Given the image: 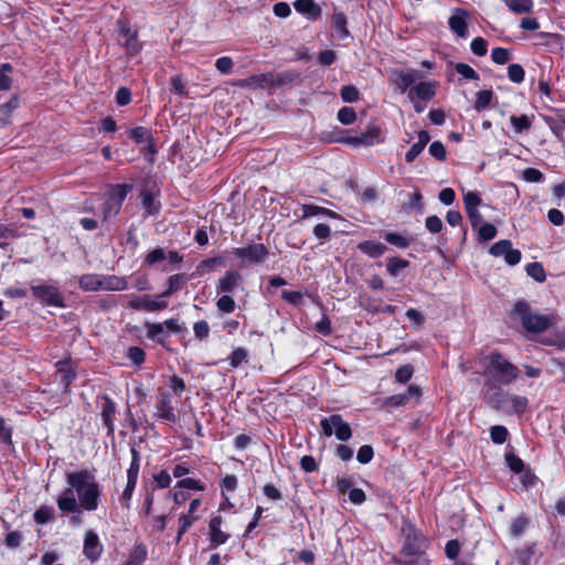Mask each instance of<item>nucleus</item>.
Returning <instances> with one entry per match:
<instances>
[{
    "mask_svg": "<svg viewBox=\"0 0 565 565\" xmlns=\"http://www.w3.org/2000/svg\"><path fill=\"white\" fill-rule=\"evenodd\" d=\"M127 306L135 310H143L147 312H154L163 310L168 307L166 301H158L150 295L130 296Z\"/></svg>",
    "mask_w": 565,
    "mask_h": 565,
    "instance_id": "obj_12",
    "label": "nucleus"
},
{
    "mask_svg": "<svg viewBox=\"0 0 565 565\" xmlns=\"http://www.w3.org/2000/svg\"><path fill=\"white\" fill-rule=\"evenodd\" d=\"M130 452H131V462L127 470V480L137 482L139 471H140L141 457H140L139 451L135 447H132L130 449Z\"/></svg>",
    "mask_w": 565,
    "mask_h": 565,
    "instance_id": "obj_32",
    "label": "nucleus"
},
{
    "mask_svg": "<svg viewBox=\"0 0 565 565\" xmlns=\"http://www.w3.org/2000/svg\"><path fill=\"white\" fill-rule=\"evenodd\" d=\"M481 202H482L481 196L476 191H469L463 194V204H465L466 211L471 210V209H478L479 205L481 204Z\"/></svg>",
    "mask_w": 565,
    "mask_h": 565,
    "instance_id": "obj_53",
    "label": "nucleus"
},
{
    "mask_svg": "<svg viewBox=\"0 0 565 565\" xmlns=\"http://www.w3.org/2000/svg\"><path fill=\"white\" fill-rule=\"evenodd\" d=\"M508 435V429L504 426L495 425L490 428L491 440L497 445L505 443Z\"/></svg>",
    "mask_w": 565,
    "mask_h": 565,
    "instance_id": "obj_47",
    "label": "nucleus"
},
{
    "mask_svg": "<svg viewBox=\"0 0 565 565\" xmlns=\"http://www.w3.org/2000/svg\"><path fill=\"white\" fill-rule=\"evenodd\" d=\"M145 327L148 339L154 340L159 343H162L164 341L167 334L164 332L163 322H147Z\"/></svg>",
    "mask_w": 565,
    "mask_h": 565,
    "instance_id": "obj_29",
    "label": "nucleus"
},
{
    "mask_svg": "<svg viewBox=\"0 0 565 565\" xmlns=\"http://www.w3.org/2000/svg\"><path fill=\"white\" fill-rule=\"evenodd\" d=\"M322 433L327 437L334 435L338 440L347 441L352 437V429L341 415L333 414L320 422Z\"/></svg>",
    "mask_w": 565,
    "mask_h": 565,
    "instance_id": "obj_8",
    "label": "nucleus"
},
{
    "mask_svg": "<svg viewBox=\"0 0 565 565\" xmlns=\"http://www.w3.org/2000/svg\"><path fill=\"white\" fill-rule=\"evenodd\" d=\"M487 365L483 369V376L487 382L509 385L520 377L519 367L498 352L484 356Z\"/></svg>",
    "mask_w": 565,
    "mask_h": 565,
    "instance_id": "obj_2",
    "label": "nucleus"
},
{
    "mask_svg": "<svg viewBox=\"0 0 565 565\" xmlns=\"http://www.w3.org/2000/svg\"><path fill=\"white\" fill-rule=\"evenodd\" d=\"M184 278L185 277L183 274H175L170 276V278L168 279V289L164 292H162L161 296L169 297L172 294L179 291L183 286Z\"/></svg>",
    "mask_w": 565,
    "mask_h": 565,
    "instance_id": "obj_39",
    "label": "nucleus"
},
{
    "mask_svg": "<svg viewBox=\"0 0 565 565\" xmlns=\"http://www.w3.org/2000/svg\"><path fill=\"white\" fill-rule=\"evenodd\" d=\"M413 94L422 100H430L436 94L435 85L428 82H420L409 90L408 96L411 99H413Z\"/></svg>",
    "mask_w": 565,
    "mask_h": 565,
    "instance_id": "obj_25",
    "label": "nucleus"
},
{
    "mask_svg": "<svg viewBox=\"0 0 565 565\" xmlns=\"http://www.w3.org/2000/svg\"><path fill=\"white\" fill-rule=\"evenodd\" d=\"M145 351L139 347H130L127 351V358L136 365L142 364L145 362Z\"/></svg>",
    "mask_w": 565,
    "mask_h": 565,
    "instance_id": "obj_60",
    "label": "nucleus"
},
{
    "mask_svg": "<svg viewBox=\"0 0 565 565\" xmlns=\"http://www.w3.org/2000/svg\"><path fill=\"white\" fill-rule=\"evenodd\" d=\"M32 295L42 303L51 307L63 308L65 307L64 297L60 290L52 285H32Z\"/></svg>",
    "mask_w": 565,
    "mask_h": 565,
    "instance_id": "obj_10",
    "label": "nucleus"
},
{
    "mask_svg": "<svg viewBox=\"0 0 565 565\" xmlns=\"http://www.w3.org/2000/svg\"><path fill=\"white\" fill-rule=\"evenodd\" d=\"M20 106V97L13 95L8 102L0 105V128L12 124V115Z\"/></svg>",
    "mask_w": 565,
    "mask_h": 565,
    "instance_id": "obj_19",
    "label": "nucleus"
},
{
    "mask_svg": "<svg viewBox=\"0 0 565 565\" xmlns=\"http://www.w3.org/2000/svg\"><path fill=\"white\" fill-rule=\"evenodd\" d=\"M175 487L196 491H203L205 489V487L199 480H195L193 478L181 479L177 482Z\"/></svg>",
    "mask_w": 565,
    "mask_h": 565,
    "instance_id": "obj_61",
    "label": "nucleus"
},
{
    "mask_svg": "<svg viewBox=\"0 0 565 565\" xmlns=\"http://www.w3.org/2000/svg\"><path fill=\"white\" fill-rule=\"evenodd\" d=\"M467 19L468 13L465 10H457L448 21L450 30L461 39H466L468 36Z\"/></svg>",
    "mask_w": 565,
    "mask_h": 565,
    "instance_id": "obj_17",
    "label": "nucleus"
},
{
    "mask_svg": "<svg viewBox=\"0 0 565 565\" xmlns=\"http://www.w3.org/2000/svg\"><path fill=\"white\" fill-rule=\"evenodd\" d=\"M415 79L416 75L414 72H398L396 73L395 83L401 93H405Z\"/></svg>",
    "mask_w": 565,
    "mask_h": 565,
    "instance_id": "obj_36",
    "label": "nucleus"
},
{
    "mask_svg": "<svg viewBox=\"0 0 565 565\" xmlns=\"http://www.w3.org/2000/svg\"><path fill=\"white\" fill-rule=\"evenodd\" d=\"M275 85L274 75L271 73L255 74L241 81L242 87L248 88H268Z\"/></svg>",
    "mask_w": 565,
    "mask_h": 565,
    "instance_id": "obj_16",
    "label": "nucleus"
},
{
    "mask_svg": "<svg viewBox=\"0 0 565 565\" xmlns=\"http://www.w3.org/2000/svg\"><path fill=\"white\" fill-rule=\"evenodd\" d=\"M484 398L492 408L508 415L523 414L529 404L525 396L511 394L497 385H490Z\"/></svg>",
    "mask_w": 565,
    "mask_h": 565,
    "instance_id": "obj_3",
    "label": "nucleus"
},
{
    "mask_svg": "<svg viewBox=\"0 0 565 565\" xmlns=\"http://www.w3.org/2000/svg\"><path fill=\"white\" fill-rule=\"evenodd\" d=\"M508 77L511 82L520 84L524 81L525 72L520 64H510L508 67Z\"/></svg>",
    "mask_w": 565,
    "mask_h": 565,
    "instance_id": "obj_49",
    "label": "nucleus"
},
{
    "mask_svg": "<svg viewBox=\"0 0 565 565\" xmlns=\"http://www.w3.org/2000/svg\"><path fill=\"white\" fill-rule=\"evenodd\" d=\"M131 189L132 185L130 184H115L110 186L106 201L102 207V217L104 222H107L110 217L119 214L122 202Z\"/></svg>",
    "mask_w": 565,
    "mask_h": 565,
    "instance_id": "obj_6",
    "label": "nucleus"
},
{
    "mask_svg": "<svg viewBox=\"0 0 565 565\" xmlns=\"http://www.w3.org/2000/svg\"><path fill=\"white\" fill-rule=\"evenodd\" d=\"M340 141L352 147H371L383 142L384 138L382 129L375 125H371L366 128L365 131L361 132L360 135L349 136L342 138Z\"/></svg>",
    "mask_w": 565,
    "mask_h": 565,
    "instance_id": "obj_9",
    "label": "nucleus"
},
{
    "mask_svg": "<svg viewBox=\"0 0 565 565\" xmlns=\"http://www.w3.org/2000/svg\"><path fill=\"white\" fill-rule=\"evenodd\" d=\"M120 35L125 38L121 44L126 49L127 53L131 56L137 55L141 50L137 33L131 32L129 29H124L120 32Z\"/></svg>",
    "mask_w": 565,
    "mask_h": 565,
    "instance_id": "obj_23",
    "label": "nucleus"
},
{
    "mask_svg": "<svg viewBox=\"0 0 565 565\" xmlns=\"http://www.w3.org/2000/svg\"><path fill=\"white\" fill-rule=\"evenodd\" d=\"M373 455H374L373 448L370 445H363L360 447V449L358 451L356 460L360 463L365 465L372 460Z\"/></svg>",
    "mask_w": 565,
    "mask_h": 565,
    "instance_id": "obj_64",
    "label": "nucleus"
},
{
    "mask_svg": "<svg viewBox=\"0 0 565 565\" xmlns=\"http://www.w3.org/2000/svg\"><path fill=\"white\" fill-rule=\"evenodd\" d=\"M247 356L248 352L245 348H236L228 356L230 365L236 369L243 363H247Z\"/></svg>",
    "mask_w": 565,
    "mask_h": 565,
    "instance_id": "obj_40",
    "label": "nucleus"
},
{
    "mask_svg": "<svg viewBox=\"0 0 565 565\" xmlns=\"http://www.w3.org/2000/svg\"><path fill=\"white\" fill-rule=\"evenodd\" d=\"M478 227V237L480 241L487 242L497 236V228L491 223H482Z\"/></svg>",
    "mask_w": 565,
    "mask_h": 565,
    "instance_id": "obj_44",
    "label": "nucleus"
},
{
    "mask_svg": "<svg viewBox=\"0 0 565 565\" xmlns=\"http://www.w3.org/2000/svg\"><path fill=\"white\" fill-rule=\"evenodd\" d=\"M493 93L491 90H480L477 93V98L475 103V109L477 111H481L486 109L491 100H492Z\"/></svg>",
    "mask_w": 565,
    "mask_h": 565,
    "instance_id": "obj_45",
    "label": "nucleus"
},
{
    "mask_svg": "<svg viewBox=\"0 0 565 565\" xmlns=\"http://www.w3.org/2000/svg\"><path fill=\"white\" fill-rule=\"evenodd\" d=\"M142 207L145 209L146 215H153L159 212L160 203L156 200L154 195L150 192H141Z\"/></svg>",
    "mask_w": 565,
    "mask_h": 565,
    "instance_id": "obj_33",
    "label": "nucleus"
},
{
    "mask_svg": "<svg viewBox=\"0 0 565 565\" xmlns=\"http://www.w3.org/2000/svg\"><path fill=\"white\" fill-rule=\"evenodd\" d=\"M166 258H167V255H166L164 249L161 247H157L147 254V256L145 258V263L149 266H153L160 262H163Z\"/></svg>",
    "mask_w": 565,
    "mask_h": 565,
    "instance_id": "obj_51",
    "label": "nucleus"
},
{
    "mask_svg": "<svg viewBox=\"0 0 565 565\" xmlns=\"http://www.w3.org/2000/svg\"><path fill=\"white\" fill-rule=\"evenodd\" d=\"M100 285V290L107 291H121L128 287L126 278L116 275H102Z\"/></svg>",
    "mask_w": 565,
    "mask_h": 565,
    "instance_id": "obj_21",
    "label": "nucleus"
},
{
    "mask_svg": "<svg viewBox=\"0 0 565 565\" xmlns=\"http://www.w3.org/2000/svg\"><path fill=\"white\" fill-rule=\"evenodd\" d=\"M100 284L102 275L98 274H84L78 277V286L84 291H98Z\"/></svg>",
    "mask_w": 565,
    "mask_h": 565,
    "instance_id": "obj_24",
    "label": "nucleus"
},
{
    "mask_svg": "<svg viewBox=\"0 0 565 565\" xmlns=\"http://www.w3.org/2000/svg\"><path fill=\"white\" fill-rule=\"evenodd\" d=\"M103 552V546L99 542V539L96 533L88 531L85 534L84 539V554L85 556L92 561L95 562L99 558L100 554Z\"/></svg>",
    "mask_w": 565,
    "mask_h": 565,
    "instance_id": "obj_15",
    "label": "nucleus"
},
{
    "mask_svg": "<svg viewBox=\"0 0 565 565\" xmlns=\"http://www.w3.org/2000/svg\"><path fill=\"white\" fill-rule=\"evenodd\" d=\"M232 253L235 258L241 260V268L263 264L269 255L268 248L262 243H252L244 247H236Z\"/></svg>",
    "mask_w": 565,
    "mask_h": 565,
    "instance_id": "obj_7",
    "label": "nucleus"
},
{
    "mask_svg": "<svg viewBox=\"0 0 565 565\" xmlns=\"http://www.w3.org/2000/svg\"><path fill=\"white\" fill-rule=\"evenodd\" d=\"M235 307L236 303L230 295H223L216 301V308L222 313H232Z\"/></svg>",
    "mask_w": 565,
    "mask_h": 565,
    "instance_id": "obj_43",
    "label": "nucleus"
},
{
    "mask_svg": "<svg viewBox=\"0 0 565 565\" xmlns=\"http://www.w3.org/2000/svg\"><path fill=\"white\" fill-rule=\"evenodd\" d=\"M470 49L473 54L484 56L488 52V42L481 36L475 38L470 43Z\"/></svg>",
    "mask_w": 565,
    "mask_h": 565,
    "instance_id": "obj_55",
    "label": "nucleus"
},
{
    "mask_svg": "<svg viewBox=\"0 0 565 565\" xmlns=\"http://www.w3.org/2000/svg\"><path fill=\"white\" fill-rule=\"evenodd\" d=\"M158 416L166 422L174 423L178 419V416L174 413V407L172 406V399L170 393L166 391H160L157 397L156 404Z\"/></svg>",
    "mask_w": 565,
    "mask_h": 565,
    "instance_id": "obj_13",
    "label": "nucleus"
},
{
    "mask_svg": "<svg viewBox=\"0 0 565 565\" xmlns=\"http://www.w3.org/2000/svg\"><path fill=\"white\" fill-rule=\"evenodd\" d=\"M385 241L398 248H406L409 246V241L405 236L397 233H386Z\"/></svg>",
    "mask_w": 565,
    "mask_h": 565,
    "instance_id": "obj_54",
    "label": "nucleus"
},
{
    "mask_svg": "<svg viewBox=\"0 0 565 565\" xmlns=\"http://www.w3.org/2000/svg\"><path fill=\"white\" fill-rule=\"evenodd\" d=\"M505 6L515 13H529L533 9L532 0H503Z\"/></svg>",
    "mask_w": 565,
    "mask_h": 565,
    "instance_id": "obj_35",
    "label": "nucleus"
},
{
    "mask_svg": "<svg viewBox=\"0 0 565 565\" xmlns=\"http://www.w3.org/2000/svg\"><path fill=\"white\" fill-rule=\"evenodd\" d=\"M523 180L531 183H539L544 180L543 173L535 168H526L522 172Z\"/></svg>",
    "mask_w": 565,
    "mask_h": 565,
    "instance_id": "obj_59",
    "label": "nucleus"
},
{
    "mask_svg": "<svg viewBox=\"0 0 565 565\" xmlns=\"http://www.w3.org/2000/svg\"><path fill=\"white\" fill-rule=\"evenodd\" d=\"M527 525H529V519L524 515H519L518 518H515L513 520V522L511 524V529H510L511 535L520 536L525 531Z\"/></svg>",
    "mask_w": 565,
    "mask_h": 565,
    "instance_id": "obj_50",
    "label": "nucleus"
},
{
    "mask_svg": "<svg viewBox=\"0 0 565 565\" xmlns=\"http://www.w3.org/2000/svg\"><path fill=\"white\" fill-rule=\"evenodd\" d=\"M526 274L537 282H543L546 279L545 269L540 263H530L525 267Z\"/></svg>",
    "mask_w": 565,
    "mask_h": 565,
    "instance_id": "obj_37",
    "label": "nucleus"
},
{
    "mask_svg": "<svg viewBox=\"0 0 565 565\" xmlns=\"http://www.w3.org/2000/svg\"><path fill=\"white\" fill-rule=\"evenodd\" d=\"M198 520V516L194 515H188L182 514L178 522H179V531L175 536V541L180 542L182 535L193 525V523Z\"/></svg>",
    "mask_w": 565,
    "mask_h": 565,
    "instance_id": "obj_42",
    "label": "nucleus"
},
{
    "mask_svg": "<svg viewBox=\"0 0 565 565\" xmlns=\"http://www.w3.org/2000/svg\"><path fill=\"white\" fill-rule=\"evenodd\" d=\"M294 8L310 21H316L321 15V8L313 0H296Z\"/></svg>",
    "mask_w": 565,
    "mask_h": 565,
    "instance_id": "obj_18",
    "label": "nucleus"
},
{
    "mask_svg": "<svg viewBox=\"0 0 565 565\" xmlns=\"http://www.w3.org/2000/svg\"><path fill=\"white\" fill-rule=\"evenodd\" d=\"M489 253L494 257H503L504 262L510 266L519 264L522 257L519 249L512 248V243L509 239H501L494 243L490 247Z\"/></svg>",
    "mask_w": 565,
    "mask_h": 565,
    "instance_id": "obj_11",
    "label": "nucleus"
},
{
    "mask_svg": "<svg viewBox=\"0 0 565 565\" xmlns=\"http://www.w3.org/2000/svg\"><path fill=\"white\" fill-rule=\"evenodd\" d=\"M358 248L372 258L382 256L387 247L383 243L374 241H365L359 244Z\"/></svg>",
    "mask_w": 565,
    "mask_h": 565,
    "instance_id": "obj_26",
    "label": "nucleus"
},
{
    "mask_svg": "<svg viewBox=\"0 0 565 565\" xmlns=\"http://www.w3.org/2000/svg\"><path fill=\"white\" fill-rule=\"evenodd\" d=\"M136 484H137V482H136V481H129V480H127L126 487H125V489H124L122 493H121V494H120V497H119L120 505H121L124 509H129V507H130V500H131V498H132V494H134V491H135Z\"/></svg>",
    "mask_w": 565,
    "mask_h": 565,
    "instance_id": "obj_46",
    "label": "nucleus"
},
{
    "mask_svg": "<svg viewBox=\"0 0 565 565\" xmlns=\"http://www.w3.org/2000/svg\"><path fill=\"white\" fill-rule=\"evenodd\" d=\"M311 216H327L331 218H338L339 215L332 210L318 206L315 204H303L302 205V217H311Z\"/></svg>",
    "mask_w": 565,
    "mask_h": 565,
    "instance_id": "obj_27",
    "label": "nucleus"
},
{
    "mask_svg": "<svg viewBox=\"0 0 565 565\" xmlns=\"http://www.w3.org/2000/svg\"><path fill=\"white\" fill-rule=\"evenodd\" d=\"M66 483L67 487L56 500L60 511L79 513L82 510H97L103 492L94 471L82 469L68 472Z\"/></svg>",
    "mask_w": 565,
    "mask_h": 565,
    "instance_id": "obj_1",
    "label": "nucleus"
},
{
    "mask_svg": "<svg viewBox=\"0 0 565 565\" xmlns=\"http://www.w3.org/2000/svg\"><path fill=\"white\" fill-rule=\"evenodd\" d=\"M57 376L63 383L64 388L67 390L70 384L75 380L76 374L68 362L60 361L57 362Z\"/></svg>",
    "mask_w": 565,
    "mask_h": 565,
    "instance_id": "obj_28",
    "label": "nucleus"
},
{
    "mask_svg": "<svg viewBox=\"0 0 565 565\" xmlns=\"http://www.w3.org/2000/svg\"><path fill=\"white\" fill-rule=\"evenodd\" d=\"M341 98L345 103H354L359 99V90L353 85H345L340 90Z\"/></svg>",
    "mask_w": 565,
    "mask_h": 565,
    "instance_id": "obj_57",
    "label": "nucleus"
},
{
    "mask_svg": "<svg viewBox=\"0 0 565 565\" xmlns=\"http://www.w3.org/2000/svg\"><path fill=\"white\" fill-rule=\"evenodd\" d=\"M243 281L242 275L236 270H226L225 274L217 280L216 292L227 294L235 290Z\"/></svg>",
    "mask_w": 565,
    "mask_h": 565,
    "instance_id": "obj_14",
    "label": "nucleus"
},
{
    "mask_svg": "<svg viewBox=\"0 0 565 565\" xmlns=\"http://www.w3.org/2000/svg\"><path fill=\"white\" fill-rule=\"evenodd\" d=\"M347 23L345 14L341 11L334 10L332 14V28L337 31L340 39H345L350 35Z\"/></svg>",
    "mask_w": 565,
    "mask_h": 565,
    "instance_id": "obj_30",
    "label": "nucleus"
},
{
    "mask_svg": "<svg viewBox=\"0 0 565 565\" xmlns=\"http://www.w3.org/2000/svg\"><path fill=\"white\" fill-rule=\"evenodd\" d=\"M427 547L426 539L414 529H408L405 534V543L402 547V555L405 563H418Z\"/></svg>",
    "mask_w": 565,
    "mask_h": 565,
    "instance_id": "obj_5",
    "label": "nucleus"
},
{
    "mask_svg": "<svg viewBox=\"0 0 565 565\" xmlns=\"http://www.w3.org/2000/svg\"><path fill=\"white\" fill-rule=\"evenodd\" d=\"M130 137L135 139L136 142H150L151 135L150 131L145 127H136L130 131Z\"/></svg>",
    "mask_w": 565,
    "mask_h": 565,
    "instance_id": "obj_58",
    "label": "nucleus"
},
{
    "mask_svg": "<svg viewBox=\"0 0 565 565\" xmlns=\"http://www.w3.org/2000/svg\"><path fill=\"white\" fill-rule=\"evenodd\" d=\"M455 70L466 79L478 81L479 74L468 64L458 63L455 65Z\"/></svg>",
    "mask_w": 565,
    "mask_h": 565,
    "instance_id": "obj_52",
    "label": "nucleus"
},
{
    "mask_svg": "<svg viewBox=\"0 0 565 565\" xmlns=\"http://www.w3.org/2000/svg\"><path fill=\"white\" fill-rule=\"evenodd\" d=\"M409 262L398 257H392L387 259L386 269L391 276H397L401 270L408 267Z\"/></svg>",
    "mask_w": 565,
    "mask_h": 565,
    "instance_id": "obj_38",
    "label": "nucleus"
},
{
    "mask_svg": "<svg viewBox=\"0 0 565 565\" xmlns=\"http://www.w3.org/2000/svg\"><path fill=\"white\" fill-rule=\"evenodd\" d=\"M511 318L519 321L529 333H542L553 324V318L547 315L533 312L524 300L515 302Z\"/></svg>",
    "mask_w": 565,
    "mask_h": 565,
    "instance_id": "obj_4",
    "label": "nucleus"
},
{
    "mask_svg": "<svg viewBox=\"0 0 565 565\" xmlns=\"http://www.w3.org/2000/svg\"><path fill=\"white\" fill-rule=\"evenodd\" d=\"M234 63L230 56L218 57L215 62L216 70L222 74H228L233 70Z\"/></svg>",
    "mask_w": 565,
    "mask_h": 565,
    "instance_id": "obj_63",
    "label": "nucleus"
},
{
    "mask_svg": "<svg viewBox=\"0 0 565 565\" xmlns=\"http://www.w3.org/2000/svg\"><path fill=\"white\" fill-rule=\"evenodd\" d=\"M13 66L10 63H2L0 65V93L8 92L13 85Z\"/></svg>",
    "mask_w": 565,
    "mask_h": 565,
    "instance_id": "obj_31",
    "label": "nucleus"
},
{
    "mask_svg": "<svg viewBox=\"0 0 565 565\" xmlns=\"http://www.w3.org/2000/svg\"><path fill=\"white\" fill-rule=\"evenodd\" d=\"M510 122L514 128L515 132L521 134L531 128L532 121L526 115L511 116Z\"/></svg>",
    "mask_w": 565,
    "mask_h": 565,
    "instance_id": "obj_41",
    "label": "nucleus"
},
{
    "mask_svg": "<svg viewBox=\"0 0 565 565\" xmlns=\"http://www.w3.org/2000/svg\"><path fill=\"white\" fill-rule=\"evenodd\" d=\"M116 412V405L115 403L106 397L105 398V402L102 406V419H103V423L104 425L107 427V434L108 435H114V431H115V426H114V422H113V416Z\"/></svg>",
    "mask_w": 565,
    "mask_h": 565,
    "instance_id": "obj_22",
    "label": "nucleus"
},
{
    "mask_svg": "<svg viewBox=\"0 0 565 565\" xmlns=\"http://www.w3.org/2000/svg\"><path fill=\"white\" fill-rule=\"evenodd\" d=\"M147 547L145 544H138L131 551L128 559L122 565H141L147 558Z\"/></svg>",
    "mask_w": 565,
    "mask_h": 565,
    "instance_id": "obj_34",
    "label": "nucleus"
},
{
    "mask_svg": "<svg viewBox=\"0 0 565 565\" xmlns=\"http://www.w3.org/2000/svg\"><path fill=\"white\" fill-rule=\"evenodd\" d=\"M491 60L493 63L503 65L510 60V52L504 47H494L491 52Z\"/></svg>",
    "mask_w": 565,
    "mask_h": 565,
    "instance_id": "obj_56",
    "label": "nucleus"
},
{
    "mask_svg": "<svg viewBox=\"0 0 565 565\" xmlns=\"http://www.w3.org/2000/svg\"><path fill=\"white\" fill-rule=\"evenodd\" d=\"M222 523L223 518L221 515H216L211 519L209 524L211 542L215 546L225 544L228 540V534L221 530Z\"/></svg>",
    "mask_w": 565,
    "mask_h": 565,
    "instance_id": "obj_20",
    "label": "nucleus"
},
{
    "mask_svg": "<svg viewBox=\"0 0 565 565\" xmlns=\"http://www.w3.org/2000/svg\"><path fill=\"white\" fill-rule=\"evenodd\" d=\"M414 369L411 364L399 366L395 373V380L399 383H406L411 380Z\"/></svg>",
    "mask_w": 565,
    "mask_h": 565,
    "instance_id": "obj_62",
    "label": "nucleus"
},
{
    "mask_svg": "<svg viewBox=\"0 0 565 565\" xmlns=\"http://www.w3.org/2000/svg\"><path fill=\"white\" fill-rule=\"evenodd\" d=\"M337 118L342 125H351L356 119V113L352 107L345 106L339 109Z\"/></svg>",
    "mask_w": 565,
    "mask_h": 565,
    "instance_id": "obj_48",
    "label": "nucleus"
}]
</instances>
